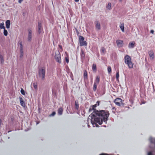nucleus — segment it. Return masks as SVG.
<instances>
[{"mask_svg": "<svg viewBox=\"0 0 155 155\" xmlns=\"http://www.w3.org/2000/svg\"><path fill=\"white\" fill-rule=\"evenodd\" d=\"M110 114L107 110H95L91 114V123L93 125H95L97 127V123L101 124L103 122L107 123Z\"/></svg>", "mask_w": 155, "mask_h": 155, "instance_id": "nucleus-1", "label": "nucleus"}, {"mask_svg": "<svg viewBox=\"0 0 155 155\" xmlns=\"http://www.w3.org/2000/svg\"><path fill=\"white\" fill-rule=\"evenodd\" d=\"M124 63L127 64L129 68H132L133 67V64L131 61V59L130 56L126 55L124 58Z\"/></svg>", "mask_w": 155, "mask_h": 155, "instance_id": "nucleus-2", "label": "nucleus"}, {"mask_svg": "<svg viewBox=\"0 0 155 155\" xmlns=\"http://www.w3.org/2000/svg\"><path fill=\"white\" fill-rule=\"evenodd\" d=\"M45 68L43 67L39 69L38 73L40 77H41L42 80H44L45 78Z\"/></svg>", "mask_w": 155, "mask_h": 155, "instance_id": "nucleus-3", "label": "nucleus"}, {"mask_svg": "<svg viewBox=\"0 0 155 155\" xmlns=\"http://www.w3.org/2000/svg\"><path fill=\"white\" fill-rule=\"evenodd\" d=\"M84 38L82 36H80L79 37V42L81 46H86L87 43L85 41H84Z\"/></svg>", "mask_w": 155, "mask_h": 155, "instance_id": "nucleus-4", "label": "nucleus"}, {"mask_svg": "<svg viewBox=\"0 0 155 155\" xmlns=\"http://www.w3.org/2000/svg\"><path fill=\"white\" fill-rule=\"evenodd\" d=\"M54 58L57 62L59 63H61V54L59 51H58L57 52H56Z\"/></svg>", "mask_w": 155, "mask_h": 155, "instance_id": "nucleus-5", "label": "nucleus"}, {"mask_svg": "<svg viewBox=\"0 0 155 155\" xmlns=\"http://www.w3.org/2000/svg\"><path fill=\"white\" fill-rule=\"evenodd\" d=\"M114 102L116 105L118 106H120L124 105L122 102V100L120 98H116L114 100Z\"/></svg>", "mask_w": 155, "mask_h": 155, "instance_id": "nucleus-6", "label": "nucleus"}, {"mask_svg": "<svg viewBox=\"0 0 155 155\" xmlns=\"http://www.w3.org/2000/svg\"><path fill=\"white\" fill-rule=\"evenodd\" d=\"M116 43L117 46L119 47H122L124 44L123 41L120 40H117L116 41Z\"/></svg>", "mask_w": 155, "mask_h": 155, "instance_id": "nucleus-7", "label": "nucleus"}, {"mask_svg": "<svg viewBox=\"0 0 155 155\" xmlns=\"http://www.w3.org/2000/svg\"><path fill=\"white\" fill-rule=\"evenodd\" d=\"M148 54L150 59L153 60L154 58V55L153 51L152 50H150L149 51Z\"/></svg>", "mask_w": 155, "mask_h": 155, "instance_id": "nucleus-8", "label": "nucleus"}, {"mask_svg": "<svg viewBox=\"0 0 155 155\" xmlns=\"http://www.w3.org/2000/svg\"><path fill=\"white\" fill-rule=\"evenodd\" d=\"M94 23L96 28L97 30H100L101 29V26L100 22L98 21H96Z\"/></svg>", "mask_w": 155, "mask_h": 155, "instance_id": "nucleus-9", "label": "nucleus"}, {"mask_svg": "<svg viewBox=\"0 0 155 155\" xmlns=\"http://www.w3.org/2000/svg\"><path fill=\"white\" fill-rule=\"evenodd\" d=\"M28 40L29 41H31V32L32 31L30 29H28Z\"/></svg>", "mask_w": 155, "mask_h": 155, "instance_id": "nucleus-10", "label": "nucleus"}, {"mask_svg": "<svg viewBox=\"0 0 155 155\" xmlns=\"http://www.w3.org/2000/svg\"><path fill=\"white\" fill-rule=\"evenodd\" d=\"M84 81H86L88 80V77L87 72L86 70H85L84 71Z\"/></svg>", "mask_w": 155, "mask_h": 155, "instance_id": "nucleus-11", "label": "nucleus"}, {"mask_svg": "<svg viewBox=\"0 0 155 155\" xmlns=\"http://www.w3.org/2000/svg\"><path fill=\"white\" fill-rule=\"evenodd\" d=\"M135 43L134 41L130 42L128 45V47L129 48H133L134 47Z\"/></svg>", "mask_w": 155, "mask_h": 155, "instance_id": "nucleus-12", "label": "nucleus"}, {"mask_svg": "<svg viewBox=\"0 0 155 155\" xmlns=\"http://www.w3.org/2000/svg\"><path fill=\"white\" fill-rule=\"evenodd\" d=\"M100 81V77L98 75L96 76V79L94 80V83L99 84Z\"/></svg>", "mask_w": 155, "mask_h": 155, "instance_id": "nucleus-13", "label": "nucleus"}, {"mask_svg": "<svg viewBox=\"0 0 155 155\" xmlns=\"http://www.w3.org/2000/svg\"><path fill=\"white\" fill-rule=\"evenodd\" d=\"M63 108L60 107L59 108L58 110V114L59 115H61L62 114L63 112Z\"/></svg>", "mask_w": 155, "mask_h": 155, "instance_id": "nucleus-14", "label": "nucleus"}, {"mask_svg": "<svg viewBox=\"0 0 155 155\" xmlns=\"http://www.w3.org/2000/svg\"><path fill=\"white\" fill-rule=\"evenodd\" d=\"M19 99L21 105L23 107H25V104L23 99L21 97H20Z\"/></svg>", "mask_w": 155, "mask_h": 155, "instance_id": "nucleus-15", "label": "nucleus"}, {"mask_svg": "<svg viewBox=\"0 0 155 155\" xmlns=\"http://www.w3.org/2000/svg\"><path fill=\"white\" fill-rule=\"evenodd\" d=\"M6 27L7 29L10 28V21L9 20H7L5 22Z\"/></svg>", "mask_w": 155, "mask_h": 155, "instance_id": "nucleus-16", "label": "nucleus"}, {"mask_svg": "<svg viewBox=\"0 0 155 155\" xmlns=\"http://www.w3.org/2000/svg\"><path fill=\"white\" fill-rule=\"evenodd\" d=\"M120 28L123 32H124V23H122L120 26Z\"/></svg>", "mask_w": 155, "mask_h": 155, "instance_id": "nucleus-17", "label": "nucleus"}, {"mask_svg": "<svg viewBox=\"0 0 155 155\" xmlns=\"http://www.w3.org/2000/svg\"><path fill=\"white\" fill-rule=\"evenodd\" d=\"M106 52V50L104 47H102L101 49V53L102 54H104Z\"/></svg>", "mask_w": 155, "mask_h": 155, "instance_id": "nucleus-18", "label": "nucleus"}, {"mask_svg": "<svg viewBox=\"0 0 155 155\" xmlns=\"http://www.w3.org/2000/svg\"><path fill=\"white\" fill-rule=\"evenodd\" d=\"M119 71L118 70H117L116 73V78L117 81H119Z\"/></svg>", "mask_w": 155, "mask_h": 155, "instance_id": "nucleus-19", "label": "nucleus"}, {"mask_svg": "<svg viewBox=\"0 0 155 155\" xmlns=\"http://www.w3.org/2000/svg\"><path fill=\"white\" fill-rule=\"evenodd\" d=\"M98 84H97L96 83H94L93 87V90L94 91H96V90L97 85Z\"/></svg>", "mask_w": 155, "mask_h": 155, "instance_id": "nucleus-20", "label": "nucleus"}, {"mask_svg": "<svg viewBox=\"0 0 155 155\" xmlns=\"http://www.w3.org/2000/svg\"><path fill=\"white\" fill-rule=\"evenodd\" d=\"M92 69L94 71H96L97 70L96 65L95 64H93L92 66Z\"/></svg>", "mask_w": 155, "mask_h": 155, "instance_id": "nucleus-21", "label": "nucleus"}, {"mask_svg": "<svg viewBox=\"0 0 155 155\" xmlns=\"http://www.w3.org/2000/svg\"><path fill=\"white\" fill-rule=\"evenodd\" d=\"M79 104H78V102H77L76 101L75 102V108L77 110L79 108Z\"/></svg>", "mask_w": 155, "mask_h": 155, "instance_id": "nucleus-22", "label": "nucleus"}, {"mask_svg": "<svg viewBox=\"0 0 155 155\" xmlns=\"http://www.w3.org/2000/svg\"><path fill=\"white\" fill-rule=\"evenodd\" d=\"M95 110H96V109H94V108L91 106L89 109V112H91L93 110V112H94Z\"/></svg>", "mask_w": 155, "mask_h": 155, "instance_id": "nucleus-23", "label": "nucleus"}, {"mask_svg": "<svg viewBox=\"0 0 155 155\" xmlns=\"http://www.w3.org/2000/svg\"><path fill=\"white\" fill-rule=\"evenodd\" d=\"M20 47V51L23 50V47L22 45V42L21 41L19 43Z\"/></svg>", "mask_w": 155, "mask_h": 155, "instance_id": "nucleus-24", "label": "nucleus"}, {"mask_svg": "<svg viewBox=\"0 0 155 155\" xmlns=\"http://www.w3.org/2000/svg\"><path fill=\"white\" fill-rule=\"evenodd\" d=\"M4 29V32H3L5 36H7V35L8 34V31H7V30L5 29V28Z\"/></svg>", "mask_w": 155, "mask_h": 155, "instance_id": "nucleus-25", "label": "nucleus"}, {"mask_svg": "<svg viewBox=\"0 0 155 155\" xmlns=\"http://www.w3.org/2000/svg\"><path fill=\"white\" fill-rule=\"evenodd\" d=\"M80 54L81 57H84L85 56V54L84 53V51L82 50H81Z\"/></svg>", "mask_w": 155, "mask_h": 155, "instance_id": "nucleus-26", "label": "nucleus"}, {"mask_svg": "<svg viewBox=\"0 0 155 155\" xmlns=\"http://www.w3.org/2000/svg\"><path fill=\"white\" fill-rule=\"evenodd\" d=\"M33 85L34 87V88L35 89H37V84L36 83H34L33 84Z\"/></svg>", "mask_w": 155, "mask_h": 155, "instance_id": "nucleus-27", "label": "nucleus"}, {"mask_svg": "<svg viewBox=\"0 0 155 155\" xmlns=\"http://www.w3.org/2000/svg\"><path fill=\"white\" fill-rule=\"evenodd\" d=\"M107 70L109 73H111V68L110 66H108L107 68Z\"/></svg>", "mask_w": 155, "mask_h": 155, "instance_id": "nucleus-28", "label": "nucleus"}, {"mask_svg": "<svg viewBox=\"0 0 155 155\" xmlns=\"http://www.w3.org/2000/svg\"><path fill=\"white\" fill-rule=\"evenodd\" d=\"M111 7V4L110 2H109L108 3V5L107 6V8L108 9H110Z\"/></svg>", "mask_w": 155, "mask_h": 155, "instance_id": "nucleus-29", "label": "nucleus"}, {"mask_svg": "<svg viewBox=\"0 0 155 155\" xmlns=\"http://www.w3.org/2000/svg\"><path fill=\"white\" fill-rule=\"evenodd\" d=\"M21 93L22 94H23V95H25V91L24 90V89L22 88H21Z\"/></svg>", "mask_w": 155, "mask_h": 155, "instance_id": "nucleus-30", "label": "nucleus"}, {"mask_svg": "<svg viewBox=\"0 0 155 155\" xmlns=\"http://www.w3.org/2000/svg\"><path fill=\"white\" fill-rule=\"evenodd\" d=\"M20 51V58H22L23 57V50H21V51Z\"/></svg>", "mask_w": 155, "mask_h": 155, "instance_id": "nucleus-31", "label": "nucleus"}, {"mask_svg": "<svg viewBox=\"0 0 155 155\" xmlns=\"http://www.w3.org/2000/svg\"><path fill=\"white\" fill-rule=\"evenodd\" d=\"M4 29L5 28V27L4 26V23L3 22L1 23V29Z\"/></svg>", "mask_w": 155, "mask_h": 155, "instance_id": "nucleus-32", "label": "nucleus"}, {"mask_svg": "<svg viewBox=\"0 0 155 155\" xmlns=\"http://www.w3.org/2000/svg\"><path fill=\"white\" fill-rule=\"evenodd\" d=\"M38 28H41V22H38Z\"/></svg>", "mask_w": 155, "mask_h": 155, "instance_id": "nucleus-33", "label": "nucleus"}, {"mask_svg": "<svg viewBox=\"0 0 155 155\" xmlns=\"http://www.w3.org/2000/svg\"><path fill=\"white\" fill-rule=\"evenodd\" d=\"M65 60L67 63H68L69 62V59L68 57L65 58Z\"/></svg>", "mask_w": 155, "mask_h": 155, "instance_id": "nucleus-34", "label": "nucleus"}, {"mask_svg": "<svg viewBox=\"0 0 155 155\" xmlns=\"http://www.w3.org/2000/svg\"><path fill=\"white\" fill-rule=\"evenodd\" d=\"M56 114V113L55 111L53 112L50 115V116H54Z\"/></svg>", "mask_w": 155, "mask_h": 155, "instance_id": "nucleus-35", "label": "nucleus"}, {"mask_svg": "<svg viewBox=\"0 0 155 155\" xmlns=\"http://www.w3.org/2000/svg\"><path fill=\"white\" fill-rule=\"evenodd\" d=\"M41 30H42V28H38V32L39 33V34H40L41 32Z\"/></svg>", "mask_w": 155, "mask_h": 155, "instance_id": "nucleus-36", "label": "nucleus"}, {"mask_svg": "<svg viewBox=\"0 0 155 155\" xmlns=\"http://www.w3.org/2000/svg\"><path fill=\"white\" fill-rule=\"evenodd\" d=\"M0 58H1V63H2V62H4V60H3V57L1 55Z\"/></svg>", "mask_w": 155, "mask_h": 155, "instance_id": "nucleus-37", "label": "nucleus"}, {"mask_svg": "<svg viewBox=\"0 0 155 155\" xmlns=\"http://www.w3.org/2000/svg\"><path fill=\"white\" fill-rule=\"evenodd\" d=\"M100 101H97V102H96V105L98 106L100 104Z\"/></svg>", "mask_w": 155, "mask_h": 155, "instance_id": "nucleus-38", "label": "nucleus"}, {"mask_svg": "<svg viewBox=\"0 0 155 155\" xmlns=\"http://www.w3.org/2000/svg\"><path fill=\"white\" fill-rule=\"evenodd\" d=\"M97 106L96 104L92 106L94 108V109H95V108Z\"/></svg>", "mask_w": 155, "mask_h": 155, "instance_id": "nucleus-39", "label": "nucleus"}, {"mask_svg": "<svg viewBox=\"0 0 155 155\" xmlns=\"http://www.w3.org/2000/svg\"><path fill=\"white\" fill-rule=\"evenodd\" d=\"M148 155H153V154L151 152H149L148 153Z\"/></svg>", "mask_w": 155, "mask_h": 155, "instance_id": "nucleus-40", "label": "nucleus"}, {"mask_svg": "<svg viewBox=\"0 0 155 155\" xmlns=\"http://www.w3.org/2000/svg\"><path fill=\"white\" fill-rule=\"evenodd\" d=\"M23 0H18V2L19 3H21V2L23 1Z\"/></svg>", "mask_w": 155, "mask_h": 155, "instance_id": "nucleus-41", "label": "nucleus"}, {"mask_svg": "<svg viewBox=\"0 0 155 155\" xmlns=\"http://www.w3.org/2000/svg\"><path fill=\"white\" fill-rule=\"evenodd\" d=\"M59 48H60V49H62V46L61 45H59Z\"/></svg>", "mask_w": 155, "mask_h": 155, "instance_id": "nucleus-42", "label": "nucleus"}, {"mask_svg": "<svg viewBox=\"0 0 155 155\" xmlns=\"http://www.w3.org/2000/svg\"><path fill=\"white\" fill-rule=\"evenodd\" d=\"M150 32L152 33H153L154 32V31L153 30H151L150 31Z\"/></svg>", "mask_w": 155, "mask_h": 155, "instance_id": "nucleus-43", "label": "nucleus"}, {"mask_svg": "<svg viewBox=\"0 0 155 155\" xmlns=\"http://www.w3.org/2000/svg\"><path fill=\"white\" fill-rule=\"evenodd\" d=\"M100 155H108L107 154H101Z\"/></svg>", "mask_w": 155, "mask_h": 155, "instance_id": "nucleus-44", "label": "nucleus"}, {"mask_svg": "<svg viewBox=\"0 0 155 155\" xmlns=\"http://www.w3.org/2000/svg\"><path fill=\"white\" fill-rule=\"evenodd\" d=\"M76 2H78L79 0H74Z\"/></svg>", "mask_w": 155, "mask_h": 155, "instance_id": "nucleus-45", "label": "nucleus"}, {"mask_svg": "<svg viewBox=\"0 0 155 155\" xmlns=\"http://www.w3.org/2000/svg\"><path fill=\"white\" fill-rule=\"evenodd\" d=\"M122 0H119L120 2H122Z\"/></svg>", "mask_w": 155, "mask_h": 155, "instance_id": "nucleus-46", "label": "nucleus"}]
</instances>
